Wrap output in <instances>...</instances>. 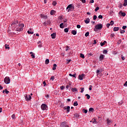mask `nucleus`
<instances>
[{"label": "nucleus", "mask_w": 127, "mask_h": 127, "mask_svg": "<svg viewBox=\"0 0 127 127\" xmlns=\"http://www.w3.org/2000/svg\"><path fill=\"white\" fill-rule=\"evenodd\" d=\"M127 28V26H123V29H126Z\"/></svg>", "instance_id": "obj_58"}, {"label": "nucleus", "mask_w": 127, "mask_h": 127, "mask_svg": "<svg viewBox=\"0 0 127 127\" xmlns=\"http://www.w3.org/2000/svg\"><path fill=\"white\" fill-rule=\"evenodd\" d=\"M124 86H127V81H126L125 82V83L124 84Z\"/></svg>", "instance_id": "obj_64"}, {"label": "nucleus", "mask_w": 127, "mask_h": 127, "mask_svg": "<svg viewBox=\"0 0 127 127\" xmlns=\"http://www.w3.org/2000/svg\"><path fill=\"white\" fill-rule=\"evenodd\" d=\"M110 25H111V24H110V23L107 24V27L108 28H109L110 27Z\"/></svg>", "instance_id": "obj_53"}, {"label": "nucleus", "mask_w": 127, "mask_h": 127, "mask_svg": "<svg viewBox=\"0 0 127 127\" xmlns=\"http://www.w3.org/2000/svg\"><path fill=\"white\" fill-rule=\"evenodd\" d=\"M5 93H6V95L9 93V91L7 90V89H5Z\"/></svg>", "instance_id": "obj_33"}, {"label": "nucleus", "mask_w": 127, "mask_h": 127, "mask_svg": "<svg viewBox=\"0 0 127 127\" xmlns=\"http://www.w3.org/2000/svg\"><path fill=\"white\" fill-rule=\"evenodd\" d=\"M121 15L122 16H125L126 15V12H121Z\"/></svg>", "instance_id": "obj_35"}, {"label": "nucleus", "mask_w": 127, "mask_h": 127, "mask_svg": "<svg viewBox=\"0 0 127 127\" xmlns=\"http://www.w3.org/2000/svg\"><path fill=\"white\" fill-rule=\"evenodd\" d=\"M55 79L54 76H52L50 78V80H52V81H54Z\"/></svg>", "instance_id": "obj_43"}, {"label": "nucleus", "mask_w": 127, "mask_h": 127, "mask_svg": "<svg viewBox=\"0 0 127 127\" xmlns=\"http://www.w3.org/2000/svg\"><path fill=\"white\" fill-rule=\"evenodd\" d=\"M115 36V34H111V37H114Z\"/></svg>", "instance_id": "obj_56"}, {"label": "nucleus", "mask_w": 127, "mask_h": 127, "mask_svg": "<svg viewBox=\"0 0 127 127\" xmlns=\"http://www.w3.org/2000/svg\"><path fill=\"white\" fill-rule=\"evenodd\" d=\"M83 3H85L86 2V0H80Z\"/></svg>", "instance_id": "obj_52"}, {"label": "nucleus", "mask_w": 127, "mask_h": 127, "mask_svg": "<svg viewBox=\"0 0 127 127\" xmlns=\"http://www.w3.org/2000/svg\"><path fill=\"white\" fill-rule=\"evenodd\" d=\"M51 36L53 39H55V38H56V33H53L51 35Z\"/></svg>", "instance_id": "obj_10"}, {"label": "nucleus", "mask_w": 127, "mask_h": 127, "mask_svg": "<svg viewBox=\"0 0 127 127\" xmlns=\"http://www.w3.org/2000/svg\"><path fill=\"white\" fill-rule=\"evenodd\" d=\"M93 42V44H97V41H96V40H94Z\"/></svg>", "instance_id": "obj_55"}, {"label": "nucleus", "mask_w": 127, "mask_h": 127, "mask_svg": "<svg viewBox=\"0 0 127 127\" xmlns=\"http://www.w3.org/2000/svg\"><path fill=\"white\" fill-rule=\"evenodd\" d=\"M71 62V60H67V64H69Z\"/></svg>", "instance_id": "obj_46"}, {"label": "nucleus", "mask_w": 127, "mask_h": 127, "mask_svg": "<svg viewBox=\"0 0 127 127\" xmlns=\"http://www.w3.org/2000/svg\"><path fill=\"white\" fill-rule=\"evenodd\" d=\"M84 113L87 114V113H88V110L84 109Z\"/></svg>", "instance_id": "obj_49"}, {"label": "nucleus", "mask_w": 127, "mask_h": 127, "mask_svg": "<svg viewBox=\"0 0 127 127\" xmlns=\"http://www.w3.org/2000/svg\"><path fill=\"white\" fill-rule=\"evenodd\" d=\"M107 125H109V126H110V125H111V123H112V121L109 119L107 120Z\"/></svg>", "instance_id": "obj_19"}, {"label": "nucleus", "mask_w": 127, "mask_h": 127, "mask_svg": "<svg viewBox=\"0 0 127 127\" xmlns=\"http://www.w3.org/2000/svg\"><path fill=\"white\" fill-rule=\"evenodd\" d=\"M45 64L46 65H48V64H49V59H47L45 61Z\"/></svg>", "instance_id": "obj_23"}, {"label": "nucleus", "mask_w": 127, "mask_h": 127, "mask_svg": "<svg viewBox=\"0 0 127 127\" xmlns=\"http://www.w3.org/2000/svg\"><path fill=\"white\" fill-rule=\"evenodd\" d=\"M3 89V87L0 85V90H2Z\"/></svg>", "instance_id": "obj_60"}, {"label": "nucleus", "mask_w": 127, "mask_h": 127, "mask_svg": "<svg viewBox=\"0 0 127 127\" xmlns=\"http://www.w3.org/2000/svg\"><path fill=\"white\" fill-rule=\"evenodd\" d=\"M72 4H70L67 6L66 9H68L67 10L68 12H69V11L71 10V8L72 7Z\"/></svg>", "instance_id": "obj_9"}, {"label": "nucleus", "mask_w": 127, "mask_h": 127, "mask_svg": "<svg viewBox=\"0 0 127 127\" xmlns=\"http://www.w3.org/2000/svg\"><path fill=\"white\" fill-rule=\"evenodd\" d=\"M41 17H42V18H44V19H47V16L45 15H43L42 14H41Z\"/></svg>", "instance_id": "obj_13"}, {"label": "nucleus", "mask_w": 127, "mask_h": 127, "mask_svg": "<svg viewBox=\"0 0 127 127\" xmlns=\"http://www.w3.org/2000/svg\"><path fill=\"white\" fill-rule=\"evenodd\" d=\"M100 70H99V69H97V71H96V73H97V74H99V73H100Z\"/></svg>", "instance_id": "obj_59"}, {"label": "nucleus", "mask_w": 127, "mask_h": 127, "mask_svg": "<svg viewBox=\"0 0 127 127\" xmlns=\"http://www.w3.org/2000/svg\"><path fill=\"white\" fill-rule=\"evenodd\" d=\"M64 110H66L67 113H69L70 112V106L64 107Z\"/></svg>", "instance_id": "obj_8"}, {"label": "nucleus", "mask_w": 127, "mask_h": 127, "mask_svg": "<svg viewBox=\"0 0 127 127\" xmlns=\"http://www.w3.org/2000/svg\"><path fill=\"white\" fill-rule=\"evenodd\" d=\"M85 76L86 75L85 74H84V73H82L81 75H78V79H79V80H83V78H85Z\"/></svg>", "instance_id": "obj_7"}, {"label": "nucleus", "mask_w": 127, "mask_h": 127, "mask_svg": "<svg viewBox=\"0 0 127 127\" xmlns=\"http://www.w3.org/2000/svg\"><path fill=\"white\" fill-rule=\"evenodd\" d=\"M81 91H80V93H83V92H84V87H83L81 89Z\"/></svg>", "instance_id": "obj_45"}, {"label": "nucleus", "mask_w": 127, "mask_h": 127, "mask_svg": "<svg viewBox=\"0 0 127 127\" xmlns=\"http://www.w3.org/2000/svg\"><path fill=\"white\" fill-rule=\"evenodd\" d=\"M18 23V21L13 22L11 24L12 27H14V30L15 31H22L23 30V27H24V24H21L19 25H17L16 24Z\"/></svg>", "instance_id": "obj_1"}, {"label": "nucleus", "mask_w": 127, "mask_h": 127, "mask_svg": "<svg viewBox=\"0 0 127 127\" xmlns=\"http://www.w3.org/2000/svg\"><path fill=\"white\" fill-rule=\"evenodd\" d=\"M5 49H9V47H6V45H5Z\"/></svg>", "instance_id": "obj_61"}, {"label": "nucleus", "mask_w": 127, "mask_h": 127, "mask_svg": "<svg viewBox=\"0 0 127 127\" xmlns=\"http://www.w3.org/2000/svg\"><path fill=\"white\" fill-rule=\"evenodd\" d=\"M103 28V24H99L95 26V28L94 29V31H97V30H100Z\"/></svg>", "instance_id": "obj_2"}, {"label": "nucleus", "mask_w": 127, "mask_h": 127, "mask_svg": "<svg viewBox=\"0 0 127 127\" xmlns=\"http://www.w3.org/2000/svg\"><path fill=\"white\" fill-rule=\"evenodd\" d=\"M57 4V2H56V1H54L53 2V5L55 6V5H56Z\"/></svg>", "instance_id": "obj_34"}, {"label": "nucleus", "mask_w": 127, "mask_h": 127, "mask_svg": "<svg viewBox=\"0 0 127 127\" xmlns=\"http://www.w3.org/2000/svg\"><path fill=\"white\" fill-rule=\"evenodd\" d=\"M43 84L44 85V87H45V86H46V82L45 81H44L43 82Z\"/></svg>", "instance_id": "obj_50"}, {"label": "nucleus", "mask_w": 127, "mask_h": 127, "mask_svg": "<svg viewBox=\"0 0 127 127\" xmlns=\"http://www.w3.org/2000/svg\"><path fill=\"white\" fill-rule=\"evenodd\" d=\"M85 97H87V99H88V100L90 98V95L89 94H85Z\"/></svg>", "instance_id": "obj_27"}, {"label": "nucleus", "mask_w": 127, "mask_h": 127, "mask_svg": "<svg viewBox=\"0 0 127 127\" xmlns=\"http://www.w3.org/2000/svg\"><path fill=\"white\" fill-rule=\"evenodd\" d=\"M60 28H64V26L63 25V23H62L60 25Z\"/></svg>", "instance_id": "obj_24"}, {"label": "nucleus", "mask_w": 127, "mask_h": 127, "mask_svg": "<svg viewBox=\"0 0 127 127\" xmlns=\"http://www.w3.org/2000/svg\"><path fill=\"white\" fill-rule=\"evenodd\" d=\"M77 28H81V25H76Z\"/></svg>", "instance_id": "obj_47"}, {"label": "nucleus", "mask_w": 127, "mask_h": 127, "mask_svg": "<svg viewBox=\"0 0 127 127\" xmlns=\"http://www.w3.org/2000/svg\"><path fill=\"white\" fill-rule=\"evenodd\" d=\"M90 3H94V0H91Z\"/></svg>", "instance_id": "obj_62"}, {"label": "nucleus", "mask_w": 127, "mask_h": 127, "mask_svg": "<svg viewBox=\"0 0 127 127\" xmlns=\"http://www.w3.org/2000/svg\"><path fill=\"white\" fill-rule=\"evenodd\" d=\"M97 19V16L96 15H94L93 16V20H96Z\"/></svg>", "instance_id": "obj_42"}, {"label": "nucleus", "mask_w": 127, "mask_h": 127, "mask_svg": "<svg viewBox=\"0 0 127 127\" xmlns=\"http://www.w3.org/2000/svg\"><path fill=\"white\" fill-rule=\"evenodd\" d=\"M41 108V109L42 110V111H45V110H47L48 107L47 106V105H46V104H42Z\"/></svg>", "instance_id": "obj_5"}, {"label": "nucleus", "mask_w": 127, "mask_h": 127, "mask_svg": "<svg viewBox=\"0 0 127 127\" xmlns=\"http://www.w3.org/2000/svg\"><path fill=\"white\" fill-rule=\"evenodd\" d=\"M72 92H78V89L76 88H71Z\"/></svg>", "instance_id": "obj_15"}, {"label": "nucleus", "mask_w": 127, "mask_h": 127, "mask_svg": "<svg viewBox=\"0 0 127 127\" xmlns=\"http://www.w3.org/2000/svg\"><path fill=\"white\" fill-rule=\"evenodd\" d=\"M74 116L75 117V118H79V117H80V115H79V114L75 113L74 114Z\"/></svg>", "instance_id": "obj_22"}, {"label": "nucleus", "mask_w": 127, "mask_h": 127, "mask_svg": "<svg viewBox=\"0 0 127 127\" xmlns=\"http://www.w3.org/2000/svg\"><path fill=\"white\" fill-rule=\"evenodd\" d=\"M114 21H111V22H110V25H113V24H114Z\"/></svg>", "instance_id": "obj_40"}, {"label": "nucleus", "mask_w": 127, "mask_h": 127, "mask_svg": "<svg viewBox=\"0 0 127 127\" xmlns=\"http://www.w3.org/2000/svg\"><path fill=\"white\" fill-rule=\"evenodd\" d=\"M56 12L54 10H52L50 12L51 15H53Z\"/></svg>", "instance_id": "obj_18"}, {"label": "nucleus", "mask_w": 127, "mask_h": 127, "mask_svg": "<svg viewBox=\"0 0 127 127\" xmlns=\"http://www.w3.org/2000/svg\"><path fill=\"white\" fill-rule=\"evenodd\" d=\"M119 30H120V28L117 27H115L113 29L114 31H119Z\"/></svg>", "instance_id": "obj_14"}, {"label": "nucleus", "mask_w": 127, "mask_h": 127, "mask_svg": "<svg viewBox=\"0 0 127 127\" xmlns=\"http://www.w3.org/2000/svg\"><path fill=\"white\" fill-rule=\"evenodd\" d=\"M104 58H105V55H100V56L99 57V59H100V61H102V60H103Z\"/></svg>", "instance_id": "obj_11"}, {"label": "nucleus", "mask_w": 127, "mask_h": 127, "mask_svg": "<svg viewBox=\"0 0 127 127\" xmlns=\"http://www.w3.org/2000/svg\"><path fill=\"white\" fill-rule=\"evenodd\" d=\"M64 32H66V33H67V32H68V31H69V29L66 28H65V29H64Z\"/></svg>", "instance_id": "obj_25"}, {"label": "nucleus", "mask_w": 127, "mask_h": 127, "mask_svg": "<svg viewBox=\"0 0 127 127\" xmlns=\"http://www.w3.org/2000/svg\"><path fill=\"white\" fill-rule=\"evenodd\" d=\"M124 6H127V0H124V3L123 4Z\"/></svg>", "instance_id": "obj_21"}, {"label": "nucleus", "mask_w": 127, "mask_h": 127, "mask_svg": "<svg viewBox=\"0 0 127 127\" xmlns=\"http://www.w3.org/2000/svg\"><path fill=\"white\" fill-rule=\"evenodd\" d=\"M98 18H100V19H103V15H99L98 16Z\"/></svg>", "instance_id": "obj_37"}, {"label": "nucleus", "mask_w": 127, "mask_h": 127, "mask_svg": "<svg viewBox=\"0 0 127 127\" xmlns=\"http://www.w3.org/2000/svg\"><path fill=\"white\" fill-rule=\"evenodd\" d=\"M68 50H69V47L67 46L65 49V51H68Z\"/></svg>", "instance_id": "obj_54"}, {"label": "nucleus", "mask_w": 127, "mask_h": 127, "mask_svg": "<svg viewBox=\"0 0 127 127\" xmlns=\"http://www.w3.org/2000/svg\"><path fill=\"white\" fill-rule=\"evenodd\" d=\"M85 23L88 24V23H90V18H87L86 20H84Z\"/></svg>", "instance_id": "obj_12"}, {"label": "nucleus", "mask_w": 127, "mask_h": 127, "mask_svg": "<svg viewBox=\"0 0 127 127\" xmlns=\"http://www.w3.org/2000/svg\"><path fill=\"white\" fill-rule=\"evenodd\" d=\"M73 106H74V107H77V106H78V102H74L73 103Z\"/></svg>", "instance_id": "obj_31"}, {"label": "nucleus", "mask_w": 127, "mask_h": 127, "mask_svg": "<svg viewBox=\"0 0 127 127\" xmlns=\"http://www.w3.org/2000/svg\"><path fill=\"white\" fill-rule=\"evenodd\" d=\"M31 57L32 58H35V56L34 55V54H32L31 55Z\"/></svg>", "instance_id": "obj_48"}, {"label": "nucleus", "mask_w": 127, "mask_h": 127, "mask_svg": "<svg viewBox=\"0 0 127 127\" xmlns=\"http://www.w3.org/2000/svg\"><path fill=\"white\" fill-rule=\"evenodd\" d=\"M11 118H12V119H13V120L14 119H15V115L13 114V115L11 116Z\"/></svg>", "instance_id": "obj_38"}, {"label": "nucleus", "mask_w": 127, "mask_h": 127, "mask_svg": "<svg viewBox=\"0 0 127 127\" xmlns=\"http://www.w3.org/2000/svg\"><path fill=\"white\" fill-rule=\"evenodd\" d=\"M93 111H94V108H89V112H93Z\"/></svg>", "instance_id": "obj_32"}, {"label": "nucleus", "mask_w": 127, "mask_h": 127, "mask_svg": "<svg viewBox=\"0 0 127 127\" xmlns=\"http://www.w3.org/2000/svg\"><path fill=\"white\" fill-rule=\"evenodd\" d=\"M122 60H125V59H126V58L124 57H122Z\"/></svg>", "instance_id": "obj_63"}, {"label": "nucleus", "mask_w": 127, "mask_h": 127, "mask_svg": "<svg viewBox=\"0 0 127 127\" xmlns=\"http://www.w3.org/2000/svg\"><path fill=\"white\" fill-rule=\"evenodd\" d=\"M24 97L26 101H27L28 102L31 100V96L29 94H25Z\"/></svg>", "instance_id": "obj_4"}, {"label": "nucleus", "mask_w": 127, "mask_h": 127, "mask_svg": "<svg viewBox=\"0 0 127 127\" xmlns=\"http://www.w3.org/2000/svg\"><path fill=\"white\" fill-rule=\"evenodd\" d=\"M71 33L72 34H73V35H76V34H77V31L76 30H72L71 31Z\"/></svg>", "instance_id": "obj_16"}, {"label": "nucleus", "mask_w": 127, "mask_h": 127, "mask_svg": "<svg viewBox=\"0 0 127 127\" xmlns=\"http://www.w3.org/2000/svg\"><path fill=\"white\" fill-rule=\"evenodd\" d=\"M27 33L28 34H33V32H31V31L28 30V31H27Z\"/></svg>", "instance_id": "obj_29"}, {"label": "nucleus", "mask_w": 127, "mask_h": 127, "mask_svg": "<svg viewBox=\"0 0 127 127\" xmlns=\"http://www.w3.org/2000/svg\"><path fill=\"white\" fill-rule=\"evenodd\" d=\"M56 67H57V64H54L53 65V70L54 71L55 70H56Z\"/></svg>", "instance_id": "obj_17"}, {"label": "nucleus", "mask_w": 127, "mask_h": 127, "mask_svg": "<svg viewBox=\"0 0 127 127\" xmlns=\"http://www.w3.org/2000/svg\"><path fill=\"white\" fill-rule=\"evenodd\" d=\"M103 54H107V53H108V51H107L106 50H103Z\"/></svg>", "instance_id": "obj_30"}, {"label": "nucleus", "mask_w": 127, "mask_h": 127, "mask_svg": "<svg viewBox=\"0 0 127 127\" xmlns=\"http://www.w3.org/2000/svg\"><path fill=\"white\" fill-rule=\"evenodd\" d=\"M61 127H69V126L67 125V123H66L65 122H62L61 124Z\"/></svg>", "instance_id": "obj_6"}, {"label": "nucleus", "mask_w": 127, "mask_h": 127, "mask_svg": "<svg viewBox=\"0 0 127 127\" xmlns=\"http://www.w3.org/2000/svg\"><path fill=\"white\" fill-rule=\"evenodd\" d=\"M4 82L5 84H9V83H10V79L9 78V77H5L4 79Z\"/></svg>", "instance_id": "obj_3"}, {"label": "nucleus", "mask_w": 127, "mask_h": 127, "mask_svg": "<svg viewBox=\"0 0 127 127\" xmlns=\"http://www.w3.org/2000/svg\"><path fill=\"white\" fill-rule=\"evenodd\" d=\"M60 89L61 90H64V89H65V86H61Z\"/></svg>", "instance_id": "obj_36"}, {"label": "nucleus", "mask_w": 127, "mask_h": 127, "mask_svg": "<svg viewBox=\"0 0 127 127\" xmlns=\"http://www.w3.org/2000/svg\"><path fill=\"white\" fill-rule=\"evenodd\" d=\"M120 33H121V34L125 33V30H121Z\"/></svg>", "instance_id": "obj_44"}, {"label": "nucleus", "mask_w": 127, "mask_h": 127, "mask_svg": "<svg viewBox=\"0 0 127 127\" xmlns=\"http://www.w3.org/2000/svg\"><path fill=\"white\" fill-rule=\"evenodd\" d=\"M93 124H98L97 121H96V119H94V121H93Z\"/></svg>", "instance_id": "obj_41"}, {"label": "nucleus", "mask_w": 127, "mask_h": 127, "mask_svg": "<svg viewBox=\"0 0 127 127\" xmlns=\"http://www.w3.org/2000/svg\"><path fill=\"white\" fill-rule=\"evenodd\" d=\"M89 34H90V33H89V32H87L85 34V37H87V36H89Z\"/></svg>", "instance_id": "obj_26"}, {"label": "nucleus", "mask_w": 127, "mask_h": 127, "mask_svg": "<svg viewBox=\"0 0 127 127\" xmlns=\"http://www.w3.org/2000/svg\"><path fill=\"white\" fill-rule=\"evenodd\" d=\"M90 87L89 88V91H92V87H91L92 85H90Z\"/></svg>", "instance_id": "obj_57"}, {"label": "nucleus", "mask_w": 127, "mask_h": 127, "mask_svg": "<svg viewBox=\"0 0 127 127\" xmlns=\"http://www.w3.org/2000/svg\"><path fill=\"white\" fill-rule=\"evenodd\" d=\"M69 76H70V77H73V78H76V73L73 75L71 73H69Z\"/></svg>", "instance_id": "obj_20"}, {"label": "nucleus", "mask_w": 127, "mask_h": 127, "mask_svg": "<svg viewBox=\"0 0 127 127\" xmlns=\"http://www.w3.org/2000/svg\"><path fill=\"white\" fill-rule=\"evenodd\" d=\"M100 45H101V46H104V45H105V44H104L103 42H101V43H100Z\"/></svg>", "instance_id": "obj_51"}, {"label": "nucleus", "mask_w": 127, "mask_h": 127, "mask_svg": "<svg viewBox=\"0 0 127 127\" xmlns=\"http://www.w3.org/2000/svg\"><path fill=\"white\" fill-rule=\"evenodd\" d=\"M100 9V7H96V8L95 9V11H98V10Z\"/></svg>", "instance_id": "obj_39"}, {"label": "nucleus", "mask_w": 127, "mask_h": 127, "mask_svg": "<svg viewBox=\"0 0 127 127\" xmlns=\"http://www.w3.org/2000/svg\"><path fill=\"white\" fill-rule=\"evenodd\" d=\"M80 57H81V58H85V56H84V54H80Z\"/></svg>", "instance_id": "obj_28"}]
</instances>
